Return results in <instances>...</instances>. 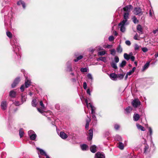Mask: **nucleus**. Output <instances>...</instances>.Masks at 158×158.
I'll use <instances>...</instances> for the list:
<instances>
[{"mask_svg":"<svg viewBox=\"0 0 158 158\" xmlns=\"http://www.w3.org/2000/svg\"><path fill=\"white\" fill-rule=\"evenodd\" d=\"M133 12L135 15L139 16L143 14V12L142 11L141 9L139 7L135 8Z\"/></svg>","mask_w":158,"mask_h":158,"instance_id":"obj_1","label":"nucleus"},{"mask_svg":"<svg viewBox=\"0 0 158 158\" xmlns=\"http://www.w3.org/2000/svg\"><path fill=\"white\" fill-rule=\"evenodd\" d=\"M129 14L128 13H124L123 14V19L121 22L122 23H125V24H129L128 19H129Z\"/></svg>","mask_w":158,"mask_h":158,"instance_id":"obj_2","label":"nucleus"},{"mask_svg":"<svg viewBox=\"0 0 158 158\" xmlns=\"http://www.w3.org/2000/svg\"><path fill=\"white\" fill-rule=\"evenodd\" d=\"M28 134L30 139L32 140H35V139L36 135L35 132L32 130H30L28 131Z\"/></svg>","mask_w":158,"mask_h":158,"instance_id":"obj_3","label":"nucleus"},{"mask_svg":"<svg viewBox=\"0 0 158 158\" xmlns=\"http://www.w3.org/2000/svg\"><path fill=\"white\" fill-rule=\"evenodd\" d=\"M127 24H125V23H122V22H121L118 24V27L120 29V31L123 32H124L126 30V28L125 26L128 25Z\"/></svg>","mask_w":158,"mask_h":158,"instance_id":"obj_4","label":"nucleus"},{"mask_svg":"<svg viewBox=\"0 0 158 158\" xmlns=\"http://www.w3.org/2000/svg\"><path fill=\"white\" fill-rule=\"evenodd\" d=\"M132 104L134 107H136L140 105V102L138 99H135L132 101Z\"/></svg>","mask_w":158,"mask_h":158,"instance_id":"obj_5","label":"nucleus"},{"mask_svg":"<svg viewBox=\"0 0 158 158\" xmlns=\"http://www.w3.org/2000/svg\"><path fill=\"white\" fill-rule=\"evenodd\" d=\"M132 9V6L131 5L127 6L123 8L124 11L125 12V13H128L129 14Z\"/></svg>","mask_w":158,"mask_h":158,"instance_id":"obj_6","label":"nucleus"},{"mask_svg":"<svg viewBox=\"0 0 158 158\" xmlns=\"http://www.w3.org/2000/svg\"><path fill=\"white\" fill-rule=\"evenodd\" d=\"M7 103L6 101H2L1 105L2 109L3 110H6L7 108Z\"/></svg>","mask_w":158,"mask_h":158,"instance_id":"obj_7","label":"nucleus"},{"mask_svg":"<svg viewBox=\"0 0 158 158\" xmlns=\"http://www.w3.org/2000/svg\"><path fill=\"white\" fill-rule=\"evenodd\" d=\"M94 158H105V156L102 153L98 152L95 154Z\"/></svg>","mask_w":158,"mask_h":158,"instance_id":"obj_8","label":"nucleus"},{"mask_svg":"<svg viewBox=\"0 0 158 158\" xmlns=\"http://www.w3.org/2000/svg\"><path fill=\"white\" fill-rule=\"evenodd\" d=\"M20 81V79L19 78H17L14 81L13 84L11 85V87L13 88L15 87L16 85L19 83Z\"/></svg>","mask_w":158,"mask_h":158,"instance_id":"obj_9","label":"nucleus"},{"mask_svg":"<svg viewBox=\"0 0 158 158\" xmlns=\"http://www.w3.org/2000/svg\"><path fill=\"white\" fill-rule=\"evenodd\" d=\"M110 77L113 80H115L118 78V75L114 73H112L110 75Z\"/></svg>","mask_w":158,"mask_h":158,"instance_id":"obj_10","label":"nucleus"},{"mask_svg":"<svg viewBox=\"0 0 158 158\" xmlns=\"http://www.w3.org/2000/svg\"><path fill=\"white\" fill-rule=\"evenodd\" d=\"M80 147L81 149L83 151H86L89 149L88 146L87 145L85 144L81 145Z\"/></svg>","mask_w":158,"mask_h":158,"instance_id":"obj_11","label":"nucleus"},{"mask_svg":"<svg viewBox=\"0 0 158 158\" xmlns=\"http://www.w3.org/2000/svg\"><path fill=\"white\" fill-rule=\"evenodd\" d=\"M31 82L27 77L26 78L25 82V86L26 88H28L30 85Z\"/></svg>","mask_w":158,"mask_h":158,"instance_id":"obj_12","label":"nucleus"},{"mask_svg":"<svg viewBox=\"0 0 158 158\" xmlns=\"http://www.w3.org/2000/svg\"><path fill=\"white\" fill-rule=\"evenodd\" d=\"M60 136L63 139H66L68 137L67 135L63 132H61L60 135Z\"/></svg>","mask_w":158,"mask_h":158,"instance_id":"obj_13","label":"nucleus"},{"mask_svg":"<svg viewBox=\"0 0 158 158\" xmlns=\"http://www.w3.org/2000/svg\"><path fill=\"white\" fill-rule=\"evenodd\" d=\"M13 48H14V51L16 53V54L17 53V52L19 51L20 49V47L18 46H16V45L13 46Z\"/></svg>","mask_w":158,"mask_h":158,"instance_id":"obj_14","label":"nucleus"},{"mask_svg":"<svg viewBox=\"0 0 158 158\" xmlns=\"http://www.w3.org/2000/svg\"><path fill=\"white\" fill-rule=\"evenodd\" d=\"M96 147L95 145L91 146L90 148V151L93 153H95L96 151Z\"/></svg>","mask_w":158,"mask_h":158,"instance_id":"obj_15","label":"nucleus"},{"mask_svg":"<svg viewBox=\"0 0 158 158\" xmlns=\"http://www.w3.org/2000/svg\"><path fill=\"white\" fill-rule=\"evenodd\" d=\"M134 120L135 121L138 120L140 118V116L138 114H134L133 117Z\"/></svg>","mask_w":158,"mask_h":158,"instance_id":"obj_16","label":"nucleus"},{"mask_svg":"<svg viewBox=\"0 0 158 158\" xmlns=\"http://www.w3.org/2000/svg\"><path fill=\"white\" fill-rule=\"evenodd\" d=\"M17 4L19 6L22 5L23 8H25V4L24 2L22 1H18L17 3Z\"/></svg>","mask_w":158,"mask_h":158,"instance_id":"obj_17","label":"nucleus"},{"mask_svg":"<svg viewBox=\"0 0 158 158\" xmlns=\"http://www.w3.org/2000/svg\"><path fill=\"white\" fill-rule=\"evenodd\" d=\"M9 96L12 98L15 97L16 96V92L13 90L11 91L9 93Z\"/></svg>","mask_w":158,"mask_h":158,"instance_id":"obj_18","label":"nucleus"},{"mask_svg":"<svg viewBox=\"0 0 158 158\" xmlns=\"http://www.w3.org/2000/svg\"><path fill=\"white\" fill-rule=\"evenodd\" d=\"M149 65V62H148L147 63H146L143 67V68L142 69V71H143L147 69Z\"/></svg>","mask_w":158,"mask_h":158,"instance_id":"obj_19","label":"nucleus"},{"mask_svg":"<svg viewBox=\"0 0 158 158\" xmlns=\"http://www.w3.org/2000/svg\"><path fill=\"white\" fill-rule=\"evenodd\" d=\"M87 76L88 79L90 80L89 82L91 84L93 80V77L92 75L90 73H88L87 75Z\"/></svg>","mask_w":158,"mask_h":158,"instance_id":"obj_20","label":"nucleus"},{"mask_svg":"<svg viewBox=\"0 0 158 158\" xmlns=\"http://www.w3.org/2000/svg\"><path fill=\"white\" fill-rule=\"evenodd\" d=\"M89 134L90 137L88 138V139L89 140H91L92 138L93 135V131L92 129H90L89 130Z\"/></svg>","mask_w":158,"mask_h":158,"instance_id":"obj_21","label":"nucleus"},{"mask_svg":"<svg viewBox=\"0 0 158 158\" xmlns=\"http://www.w3.org/2000/svg\"><path fill=\"white\" fill-rule=\"evenodd\" d=\"M97 60L98 61V60H101L102 61L104 62L105 63H106V58L105 57H100L98 58Z\"/></svg>","mask_w":158,"mask_h":158,"instance_id":"obj_22","label":"nucleus"},{"mask_svg":"<svg viewBox=\"0 0 158 158\" xmlns=\"http://www.w3.org/2000/svg\"><path fill=\"white\" fill-rule=\"evenodd\" d=\"M37 100L36 99H33L31 102L32 105L34 107H36L37 105Z\"/></svg>","mask_w":158,"mask_h":158,"instance_id":"obj_23","label":"nucleus"},{"mask_svg":"<svg viewBox=\"0 0 158 158\" xmlns=\"http://www.w3.org/2000/svg\"><path fill=\"white\" fill-rule=\"evenodd\" d=\"M130 55H128L126 53H125L124 54V58L127 60L130 59Z\"/></svg>","mask_w":158,"mask_h":158,"instance_id":"obj_24","label":"nucleus"},{"mask_svg":"<svg viewBox=\"0 0 158 158\" xmlns=\"http://www.w3.org/2000/svg\"><path fill=\"white\" fill-rule=\"evenodd\" d=\"M90 107L91 108V114H95V107H94L91 104H89Z\"/></svg>","mask_w":158,"mask_h":158,"instance_id":"obj_25","label":"nucleus"},{"mask_svg":"<svg viewBox=\"0 0 158 158\" xmlns=\"http://www.w3.org/2000/svg\"><path fill=\"white\" fill-rule=\"evenodd\" d=\"M136 126L138 129H140L142 131H144L145 130V128L141 125L139 124H137Z\"/></svg>","mask_w":158,"mask_h":158,"instance_id":"obj_26","label":"nucleus"},{"mask_svg":"<svg viewBox=\"0 0 158 158\" xmlns=\"http://www.w3.org/2000/svg\"><path fill=\"white\" fill-rule=\"evenodd\" d=\"M92 114V118L93 119V120H94V122H93V123H94L93 124L94 125V124L95 125L96 124V117L95 115V114Z\"/></svg>","mask_w":158,"mask_h":158,"instance_id":"obj_27","label":"nucleus"},{"mask_svg":"<svg viewBox=\"0 0 158 158\" xmlns=\"http://www.w3.org/2000/svg\"><path fill=\"white\" fill-rule=\"evenodd\" d=\"M118 147L121 150L123 149L124 148L123 144L122 142H119L118 143Z\"/></svg>","mask_w":158,"mask_h":158,"instance_id":"obj_28","label":"nucleus"},{"mask_svg":"<svg viewBox=\"0 0 158 158\" xmlns=\"http://www.w3.org/2000/svg\"><path fill=\"white\" fill-rule=\"evenodd\" d=\"M126 64V61L125 60H123L122 63L120 64V67L121 68L123 67Z\"/></svg>","mask_w":158,"mask_h":158,"instance_id":"obj_29","label":"nucleus"},{"mask_svg":"<svg viewBox=\"0 0 158 158\" xmlns=\"http://www.w3.org/2000/svg\"><path fill=\"white\" fill-rule=\"evenodd\" d=\"M117 52L119 53H121L122 52V48L121 47L120 45H119L117 48Z\"/></svg>","mask_w":158,"mask_h":158,"instance_id":"obj_30","label":"nucleus"},{"mask_svg":"<svg viewBox=\"0 0 158 158\" xmlns=\"http://www.w3.org/2000/svg\"><path fill=\"white\" fill-rule=\"evenodd\" d=\"M132 108L130 106H128L126 108L125 110L127 113H129L132 110Z\"/></svg>","mask_w":158,"mask_h":158,"instance_id":"obj_31","label":"nucleus"},{"mask_svg":"<svg viewBox=\"0 0 158 158\" xmlns=\"http://www.w3.org/2000/svg\"><path fill=\"white\" fill-rule=\"evenodd\" d=\"M137 29L140 32L142 33V29L141 26L140 25H138L137 27Z\"/></svg>","mask_w":158,"mask_h":158,"instance_id":"obj_32","label":"nucleus"},{"mask_svg":"<svg viewBox=\"0 0 158 158\" xmlns=\"http://www.w3.org/2000/svg\"><path fill=\"white\" fill-rule=\"evenodd\" d=\"M83 57V56L82 55H80L79 56L77 57L76 59L74 60V61L76 62L78 61V60L81 59Z\"/></svg>","mask_w":158,"mask_h":158,"instance_id":"obj_33","label":"nucleus"},{"mask_svg":"<svg viewBox=\"0 0 158 158\" xmlns=\"http://www.w3.org/2000/svg\"><path fill=\"white\" fill-rule=\"evenodd\" d=\"M39 151L40 153L41 154L44 155L45 156L47 155L46 152L44 150L42 149H39Z\"/></svg>","mask_w":158,"mask_h":158,"instance_id":"obj_34","label":"nucleus"},{"mask_svg":"<svg viewBox=\"0 0 158 158\" xmlns=\"http://www.w3.org/2000/svg\"><path fill=\"white\" fill-rule=\"evenodd\" d=\"M80 70L82 72H87L88 70V69L87 68H81Z\"/></svg>","mask_w":158,"mask_h":158,"instance_id":"obj_35","label":"nucleus"},{"mask_svg":"<svg viewBox=\"0 0 158 158\" xmlns=\"http://www.w3.org/2000/svg\"><path fill=\"white\" fill-rule=\"evenodd\" d=\"M23 134H24L23 131V130H22V129H20L19 131V135L20 137L21 138L23 137Z\"/></svg>","mask_w":158,"mask_h":158,"instance_id":"obj_36","label":"nucleus"},{"mask_svg":"<svg viewBox=\"0 0 158 158\" xmlns=\"http://www.w3.org/2000/svg\"><path fill=\"white\" fill-rule=\"evenodd\" d=\"M134 23H138L139 21L135 16H134L132 19Z\"/></svg>","mask_w":158,"mask_h":158,"instance_id":"obj_37","label":"nucleus"},{"mask_svg":"<svg viewBox=\"0 0 158 158\" xmlns=\"http://www.w3.org/2000/svg\"><path fill=\"white\" fill-rule=\"evenodd\" d=\"M111 66L114 69H117V64L116 63H114V62H112L111 64Z\"/></svg>","mask_w":158,"mask_h":158,"instance_id":"obj_38","label":"nucleus"},{"mask_svg":"<svg viewBox=\"0 0 158 158\" xmlns=\"http://www.w3.org/2000/svg\"><path fill=\"white\" fill-rule=\"evenodd\" d=\"M106 53L105 51H102L98 52V55L100 56H102L104 55Z\"/></svg>","mask_w":158,"mask_h":158,"instance_id":"obj_39","label":"nucleus"},{"mask_svg":"<svg viewBox=\"0 0 158 158\" xmlns=\"http://www.w3.org/2000/svg\"><path fill=\"white\" fill-rule=\"evenodd\" d=\"M117 75H118V78L120 79H121L123 78V77L124 76L125 74H118Z\"/></svg>","mask_w":158,"mask_h":158,"instance_id":"obj_40","label":"nucleus"},{"mask_svg":"<svg viewBox=\"0 0 158 158\" xmlns=\"http://www.w3.org/2000/svg\"><path fill=\"white\" fill-rule=\"evenodd\" d=\"M110 54L113 55L114 56L116 54V52L115 49H112L110 50Z\"/></svg>","mask_w":158,"mask_h":158,"instance_id":"obj_41","label":"nucleus"},{"mask_svg":"<svg viewBox=\"0 0 158 158\" xmlns=\"http://www.w3.org/2000/svg\"><path fill=\"white\" fill-rule=\"evenodd\" d=\"M40 106H41L42 109L43 110H45V107L44 105V104L42 101H40Z\"/></svg>","mask_w":158,"mask_h":158,"instance_id":"obj_42","label":"nucleus"},{"mask_svg":"<svg viewBox=\"0 0 158 158\" xmlns=\"http://www.w3.org/2000/svg\"><path fill=\"white\" fill-rule=\"evenodd\" d=\"M6 35L9 37L10 38H11L12 36V33L9 31H7L6 32Z\"/></svg>","mask_w":158,"mask_h":158,"instance_id":"obj_43","label":"nucleus"},{"mask_svg":"<svg viewBox=\"0 0 158 158\" xmlns=\"http://www.w3.org/2000/svg\"><path fill=\"white\" fill-rule=\"evenodd\" d=\"M115 138L118 141H121L122 140V138L120 136L117 135L115 137Z\"/></svg>","mask_w":158,"mask_h":158,"instance_id":"obj_44","label":"nucleus"},{"mask_svg":"<svg viewBox=\"0 0 158 158\" xmlns=\"http://www.w3.org/2000/svg\"><path fill=\"white\" fill-rule=\"evenodd\" d=\"M85 102L86 104V106H87V107L88 108H89V104H91L90 103H89V102L87 99H85Z\"/></svg>","mask_w":158,"mask_h":158,"instance_id":"obj_45","label":"nucleus"},{"mask_svg":"<svg viewBox=\"0 0 158 158\" xmlns=\"http://www.w3.org/2000/svg\"><path fill=\"white\" fill-rule=\"evenodd\" d=\"M67 70L69 72H70L72 71V68L71 65H69L67 66Z\"/></svg>","mask_w":158,"mask_h":158,"instance_id":"obj_46","label":"nucleus"},{"mask_svg":"<svg viewBox=\"0 0 158 158\" xmlns=\"http://www.w3.org/2000/svg\"><path fill=\"white\" fill-rule=\"evenodd\" d=\"M139 47L137 44H135L134 46V49L135 50H138L139 49Z\"/></svg>","mask_w":158,"mask_h":158,"instance_id":"obj_47","label":"nucleus"},{"mask_svg":"<svg viewBox=\"0 0 158 158\" xmlns=\"http://www.w3.org/2000/svg\"><path fill=\"white\" fill-rule=\"evenodd\" d=\"M114 39V36L112 35L110 36L109 38V40L110 41H112Z\"/></svg>","mask_w":158,"mask_h":158,"instance_id":"obj_48","label":"nucleus"},{"mask_svg":"<svg viewBox=\"0 0 158 158\" xmlns=\"http://www.w3.org/2000/svg\"><path fill=\"white\" fill-rule=\"evenodd\" d=\"M114 60L116 62V63H117L119 62V59L118 57L116 56L114 57Z\"/></svg>","mask_w":158,"mask_h":158,"instance_id":"obj_49","label":"nucleus"},{"mask_svg":"<svg viewBox=\"0 0 158 158\" xmlns=\"http://www.w3.org/2000/svg\"><path fill=\"white\" fill-rule=\"evenodd\" d=\"M98 51H101L103 50V48L101 46H98L96 48Z\"/></svg>","mask_w":158,"mask_h":158,"instance_id":"obj_50","label":"nucleus"},{"mask_svg":"<svg viewBox=\"0 0 158 158\" xmlns=\"http://www.w3.org/2000/svg\"><path fill=\"white\" fill-rule=\"evenodd\" d=\"M142 49L144 52H146L148 51V49L146 47L143 48Z\"/></svg>","mask_w":158,"mask_h":158,"instance_id":"obj_51","label":"nucleus"},{"mask_svg":"<svg viewBox=\"0 0 158 158\" xmlns=\"http://www.w3.org/2000/svg\"><path fill=\"white\" fill-rule=\"evenodd\" d=\"M14 103L16 106H19L21 104L20 102L19 101H15Z\"/></svg>","mask_w":158,"mask_h":158,"instance_id":"obj_52","label":"nucleus"},{"mask_svg":"<svg viewBox=\"0 0 158 158\" xmlns=\"http://www.w3.org/2000/svg\"><path fill=\"white\" fill-rule=\"evenodd\" d=\"M25 87V86L24 85H22L21 87H20V89L21 91L23 92L24 90V88Z\"/></svg>","mask_w":158,"mask_h":158,"instance_id":"obj_53","label":"nucleus"},{"mask_svg":"<svg viewBox=\"0 0 158 158\" xmlns=\"http://www.w3.org/2000/svg\"><path fill=\"white\" fill-rule=\"evenodd\" d=\"M83 88L84 89H86L87 88V85L86 82H84L83 83Z\"/></svg>","mask_w":158,"mask_h":158,"instance_id":"obj_54","label":"nucleus"},{"mask_svg":"<svg viewBox=\"0 0 158 158\" xmlns=\"http://www.w3.org/2000/svg\"><path fill=\"white\" fill-rule=\"evenodd\" d=\"M119 127V126L118 124H115L114 125V128L116 130H118Z\"/></svg>","mask_w":158,"mask_h":158,"instance_id":"obj_55","label":"nucleus"},{"mask_svg":"<svg viewBox=\"0 0 158 158\" xmlns=\"http://www.w3.org/2000/svg\"><path fill=\"white\" fill-rule=\"evenodd\" d=\"M126 44L128 45H131V42L129 40H127L125 42Z\"/></svg>","mask_w":158,"mask_h":158,"instance_id":"obj_56","label":"nucleus"},{"mask_svg":"<svg viewBox=\"0 0 158 158\" xmlns=\"http://www.w3.org/2000/svg\"><path fill=\"white\" fill-rule=\"evenodd\" d=\"M130 59H131V60L133 61H134V60H135V57L134 56H130Z\"/></svg>","mask_w":158,"mask_h":158,"instance_id":"obj_57","label":"nucleus"},{"mask_svg":"<svg viewBox=\"0 0 158 158\" xmlns=\"http://www.w3.org/2000/svg\"><path fill=\"white\" fill-rule=\"evenodd\" d=\"M133 72L131 70L129 72H127V75L129 76L131 75L132 73Z\"/></svg>","mask_w":158,"mask_h":158,"instance_id":"obj_58","label":"nucleus"},{"mask_svg":"<svg viewBox=\"0 0 158 158\" xmlns=\"http://www.w3.org/2000/svg\"><path fill=\"white\" fill-rule=\"evenodd\" d=\"M87 94H88L89 95H91V93H90V89H88L87 90Z\"/></svg>","mask_w":158,"mask_h":158,"instance_id":"obj_59","label":"nucleus"},{"mask_svg":"<svg viewBox=\"0 0 158 158\" xmlns=\"http://www.w3.org/2000/svg\"><path fill=\"white\" fill-rule=\"evenodd\" d=\"M149 130L150 133V135H151L152 134V130L151 127L149 128Z\"/></svg>","mask_w":158,"mask_h":158,"instance_id":"obj_60","label":"nucleus"},{"mask_svg":"<svg viewBox=\"0 0 158 158\" xmlns=\"http://www.w3.org/2000/svg\"><path fill=\"white\" fill-rule=\"evenodd\" d=\"M37 109L38 110V111L40 112V113H43V110L41 109H40L39 108H37Z\"/></svg>","mask_w":158,"mask_h":158,"instance_id":"obj_61","label":"nucleus"},{"mask_svg":"<svg viewBox=\"0 0 158 158\" xmlns=\"http://www.w3.org/2000/svg\"><path fill=\"white\" fill-rule=\"evenodd\" d=\"M89 123H88V122H87V123H86L85 127L86 129H88L89 127Z\"/></svg>","mask_w":158,"mask_h":158,"instance_id":"obj_62","label":"nucleus"},{"mask_svg":"<svg viewBox=\"0 0 158 158\" xmlns=\"http://www.w3.org/2000/svg\"><path fill=\"white\" fill-rule=\"evenodd\" d=\"M158 31V28L156 29V30H154L153 31V32L154 34H155L156 33V32Z\"/></svg>","mask_w":158,"mask_h":158,"instance_id":"obj_63","label":"nucleus"},{"mask_svg":"<svg viewBox=\"0 0 158 158\" xmlns=\"http://www.w3.org/2000/svg\"><path fill=\"white\" fill-rule=\"evenodd\" d=\"M134 39L135 40H139L138 39V35H135L134 37Z\"/></svg>","mask_w":158,"mask_h":158,"instance_id":"obj_64","label":"nucleus"}]
</instances>
